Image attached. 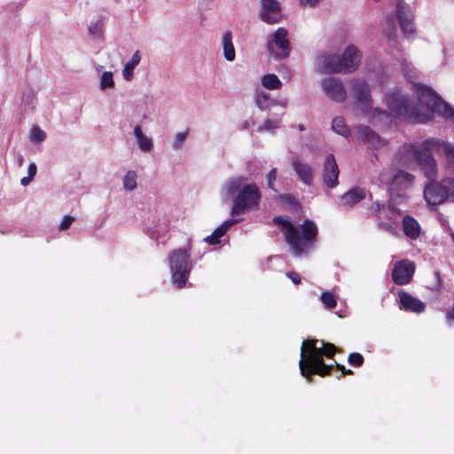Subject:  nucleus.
Segmentation results:
<instances>
[{
    "label": "nucleus",
    "instance_id": "f257e3e1",
    "mask_svg": "<svg viewBox=\"0 0 454 454\" xmlns=\"http://www.w3.org/2000/svg\"><path fill=\"white\" fill-rule=\"evenodd\" d=\"M414 87L416 99L411 98L399 88L388 90L383 98L386 106L384 110L372 107L370 88L364 80H352L351 93L364 114L372 122L387 124L403 121L424 123L430 121L434 114L454 121V110L430 88L423 84H414Z\"/></svg>",
    "mask_w": 454,
    "mask_h": 454
},
{
    "label": "nucleus",
    "instance_id": "f03ea898",
    "mask_svg": "<svg viewBox=\"0 0 454 454\" xmlns=\"http://www.w3.org/2000/svg\"><path fill=\"white\" fill-rule=\"evenodd\" d=\"M221 194L224 200H232L233 217L258 209L262 199L259 186L244 176L228 179L221 188Z\"/></svg>",
    "mask_w": 454,
    "mask_h": 454
},
{
    "label": "nucleus",
    "instance_id": "7ed1b4c3",
    "mask_svg": "<svg viewBox=\"0 0 454 454\" xmlns=\"http://www.w3.org/2000/svg\"><path fill=\"white\" fill-rule=\"evenodd\" d=\"M336 351V347L320 340H307L301 348L299 367L303 377L310 380V376L318 374L325 376L330 373L332 366L323 361V356L331 357Z\"/></svg>",
    "mask_w": 454,
    "mask_h": 454
},
{
    "label": "nucleus",
    "instance_id": "20e7f679",
    "mask_svg": "<svg viewBox=\"0 0 454 454\" xmlns=\"http://www.w3.org/2000/svg\"><path fill=\"white\" fill-rule=\"evenodd\" d=\"M274 223L284 232L286 243L294 256H301L313 246L317 235V226L311 220H305L299 226H294L288 217L278 216Z\"/></svg>",
    "mask_w": 454,
    "mask_h": 454
},
{
    "label": "nucleus",
    "instance_id": "39448f33",
    "mask_svg": "<svg viewBox=\"0 0 454 454\" xmlns=\"http://www.w3.org/2000/svg\"><path fill=\"white\" fill-rule=\"evenodd\" d=\"M434 148L442 149L449 168L454 171V147L449 143L434 138L418 144H403L397 150L395 161L401 166L411 168L417 164L424 150Z\"/></svg>",
    "mask_w": 454,
    "mask_h": 454
},
{
    "label": "nucleus",
    "instance_id": "423d86ee",
    "mask_svg": "<svg viewBox=\"0 0 454 454\" xmlns=\"http://www.w3.org/2000/svg\"><path fill=\"white\" fill-rule=\"evenodd\" d=\"M361 52L356 46L350 44L341 57L333 53H324L317 57V65L321 73H352L361 61Z\"/></svg>",
    "mask_w": 454,
    "mask_h": 454
},
{
    "label": "nucleus",
    "instance_id": "0eeeda50",
    "mask_svg": "<svg viewBox=\"0 0 454 454\" xmlns=\"http://www.w3.org/2000/svg\"><path fill=\"white\" fill-rule=\"evenodd\" d=\"M168 265L173 284L178 288L184 287L192 269L191 247L173 250L168 254Z\"/></svg>",
    "mask_w": 454,
    "mask_h": 454
},
{
    "label": "nucleus",
    "instance_id": "6e6552de",
    "mask_svg": "<svg viewBox=\"0 0 454 454\" xmlns=\"http://www.w3.org/2000/svg\"><path fill=\"white\" fill-rule=\"evenodd\" d=\"M415 176L402 169L385 168L379 175L381 184L389 185L393 191H404L415 182Z\"/></svg>",
    "mask_w": 454,
    "mask_h": 454
},
{
    "label": "nucleus",
    "instance_id": "1a4fd4ad",
    "mask_svg": "<svg viewBox=\"0 0 454 454\" xmlns=\"http://www.w3.org/2000/svg\"><path fill=\"white\" fill-rule=\"evenodd\" d=\"M267 49L274 59H283L289 56L291 45L288 40V31L278 27L268 35Z\"/></svg>",
    "mask_w": 454,
    "mask_h": 454
},
{
    "label": "nucleus",
    "instance_id": "9d476101",
    "mask_svg": "<svg viewBox=\"0 0 454 454\" xmlns=\"http://www.w3.org/2000/svg\"><path fill=\"white\" fill-rule=\"evenodd\" d=\"M423 197L428 207L445 203L448 199L444 178L441 181L434 179L427 182L424 186Z\"/></svg>",
    "mask_w": 454,
    "mask_h": 454
},
{
    "label": "nucleus",
    "instance_id": "9b49d317",
    "mask_svg": "<svg viewBox=\"0 0 454 454\" xmlns=\"http://www.w3.org/2000/svg\"><path fill=\"white\" fill-rule=\"evenodd\" d=\"M259 18L267 24H277L283 20L282 6L278 0H260Z\"/></svg>",
    "mask_w": 454,
    "mask_h": 454
},
{
    "label": "nucleus",
    "instance_id": "f8f14e48",
    "mask_svg": "<svg viewBox=\"0 0 454 454\" xmlns=\"http://www.w3.org/2000/svg\"><path fill=\"white\" fill-rule=\"evenodd\" d=\"M325 94L332 100L342 102L346 99L347 92L342 82L336 77H326L321 81Z\"/></svg>",
    "mask_w": 454,
    "mask_h": 454
},
{
    "label": "nucleus",
    "instance_id": "ddd939ff",
    "mask_svg": "<svg viewBox=\"0 0 454 454\" xmlns=\"http://www.w3.org/2000/svg\"><path fill=\"white\" fill-rule=\"evenodd\" d=\"M415 270V264L410 260L397 262L393 269V281L397 285H406L411 282Z\"/></svg>",
    "mask_w": 454,
    "mask_h": 454
},
{
    "label": "nucleus",
    "instance_id": "4468645a",
    "mask_svg": "<svg viewBox=\"0 0 454 454\" xmlns=\"http://www.w3.org/2000/svg\"><path fill=\"white\" fill-rule=\"evenodd\" d=\"M396 16L404 35H412L415 32V27L413 24V15L410 6L403 1H399L396 4Z\"/></svg>",
    "mask_w": 454,
    "mask_h": 454
},
{
    "label": "nucleus",
    "instance_id": "2eb2a0df",
    "mask_svg": "<svg viewBox=\"0 0 454 454\" xmlns=\"http://www.w3.org/2000/svg\"><path fill=\"white\" fill-rule=\"evenodd\" d=\"M433 151H438L444 153L442 149L434 148V149H426L423 153L420 155L417 165L420 168L424 176L431 180H434L437 176V165L434 158L432 156L431 153Z\"/></svg>",
    "mask_w": 454,
    "mask_h": 454
},
{
    "label": "nucleus",
    "instance_id": "dca6fc26",
    "mask_svg": "<svg viewBox=\"0 0 454 454\" xmlns=\"http://www.w3.org/2000/svg\"><path fill=\"white\" fill-rule=\"evenodd\" d=\"M340 170L333 154L326 155L324 161L323 180L326 186L334 188L339 184Z\"/></svg>",
    "mask_w": 454,
    "mask_h": 454
},
{
    "label": "nucleus",
    "instance_id": "f3484780",
    "mask_svg": "<svg viewBox=\"0 0 454 454\" xmlns=\"http://www.w3.org/2000/svg\"><path fill=\"white\" fill-rule=\"evenodd\" d=\"M132 136L137 149L142 153H151L154 150L153 137L146 134L142 126L137 124L132 129Z\"/></svg>",
    "mask_w": 454,
    "mask_h": 454
},
{
    "label": "nucleus",
    "instance_id": "a211bd4d",
    "mask_svg": "<svg viewBox=\"0 0 454 454\" xmlns=\"http://www.w3.org/2000/svg\"><path fill=\"white\" fill-rule=\"evenodd\" d=\"M146 232L150 239L165 243L169 236V222L164 217L158 218L147 227Z\"/></svg>",
    "mask_w": 454,
    "mask_h": 454
},
{
    "label": "nucleus",
    "instance_id": "6ab92c4d",
    "mask_svg": "<svg viewBox=\"0 0 454 454\" xmlns=\"http://www.w3.org/2000/svg\"><path fill=\"white\" fill-rule=\"evenodd\" d=\"M292 166L301 182L306 185H310L312 184L314 171L309 163L294 158L292 160Z\"/></svg>",
    "mask_w": 454,
    "mask_h": 454
},
{
    "label": "nucleus",
    "instance_id": "aec40b11",
    "mask_svg": "<svg viewBox=\"0 0 454 454\" xmlns=\"http://www.w3.org/2000/svg\"><path fill=\"white\" fill-rule=\"evenodd\" d=\"M398 298L400 308L406 311L421 313L426 309V304L423 301L403 291L399 292Z\"/></svg>",
    "mask_w": 454,
    "mask_h": 454
},
{
    "label": "nucleus",
    "instance_id": "412c9836",
    "mask_svg": "<svg viewBox=\"0 0 454 454\" xmlns=\"http://www.w3.org/2000/svg\"><path fill=\"white\" fill-rule=\"evenodd\" d=\"M403 231L411 239H418L422 232L419 222L411 215H405L402 221Z\"/></svg>",
    "mask_w": 454,
    "mask_h": 454
},
{
    "label": "nucleus",
    "instance_id": "4be33fe9",
    "mask_svg": "<svg viewBox=\"0 0 454 454\" xmlns=\"http://www.w3.org/2000/svg\"><path fill=\"white\" fill-rule=\"evenodd\" d=\"M364 189L355 187L344 193L340 201L341 207H348L356 205L365 198Z\"/></svg>",
    "mask_w": 454,
    "mask_h": 454
},
{
    "label": "nucleus",
    "instance_id": "5701e85b",
    "mask_svg": "<svg viewBox=\"0 0 454 454\" xmlns=\"http://www.w3.org/2000/svg\"><path fill=\"white\" fill-rule=\"evenodd\" d=\"M221 45L223 58L229 62L234 61L236 58V51L233 44V35L231 32L226 31L223 34L221 38Z\"/></svg>",
    "mask_w": 454,
    "mask_h": 454
},
{
    "label": "nucleus",
    "instance_id": "b1692460",
    "mask_svg": "<svg viewBox=\"0 0 454 454\" xmlns=\"http://www.w3.org/2000/svg\"><path fill=\"white\" fill-rule=\"evenodd\" d=\"M255 102L257 106L262 110H270L272 106L276 105H280L282 107H286V102L285 100L277 101L272 98L270 93L265 91H258L255 98Z\"/></svg>",
    "mask_w": 454,
    "mask_h": 454
},
{
    "label": "nucleus",
    "instance_id": "393cba45",
    "mask_svg": "<svg viewBox=\"0 0 454 454\" xmlns=\"http://www.w3.org/2000/svg\"><path fill=\"white\" fill-rule=\"evenodd\" d=\"M239 220H228L223 223L216 228L213 233L204 239V241L210 245H216L220 243V239L226 233V231Z\"/></svg>",
    "mask_w": 454,
    "mask_h": 454
},
{
    "label": "nucleus",
    "instance_id": "a878e982",
    "mask_svg": "<svg viewBox=\"0 0 454 454\" xmlns=\"http://www.w3.org/2000/svg\"><path fill=\"white\" fill-rule=\"evenodd\" d=\"M141 56L138 51H137L130 59L124 65L122 69V77L125 81L129 82L133 79L134 69L139 64Z\"/></svg>",
    "mask_w": 454,
    "mask_h": 454
},
{
    "label": "nucleus",
    "instance_id": "bb28decb",
    "mask_svg": "<svg viewBox=\"0 0 454 454\" xmlns=\"http://www.w3.org/2000/svg\"><path fill=\"white\" fill-rule=\"evenodd\" d=\"M98 88L101 91H106L115 88L114 73L112 71H104L101 73L98 81Z\"/></svg>",
    "mask_w": 454,
    "mask_h": 454
},
{
    "label": "nucleus",
    "instance_id": "cd10ccee",
    "mask_svg": "<svg viewBox=\"0 0 454 454\" xmlns=\"http://www.w3.org/2000/svg\"><path fill=\"white\" fill-rule=\"evenodd\" d=\"M47 138L46 132L37 125H33L28 133V139L34 145H40Z\"/></svg>",
    "mask_w": 454,
    "mask_h": 454
},
{
    "label": "nucleus",
    "instance_id": "c85d7f7f",
    "mask_svg": "<svg viewBox=\"0 0 454 454\" xmlns=\"http://www.w3.org/2000/svg\"><path fill=\"white\" fill-rule=\"evenodd\" d=\"M123 189L126 192H133L137 187V173L135 170H129L122 178Z\"/></svg>",
    "mask_w": 454,
    "mask_h": 454
},
{
    "label": "nucleus",
    "instance_id": "c756f323",
    "mask_svg": "<svg viewBox=\"0 0 454 454\" xmlns=\"http://www.w3.org/2000/svg\"><path fill=\"white\" fill-rule=\"evenodd\" d=\"M261 82L262 87L267 90H279L282 87L281 81L274 74H264L261 78Z\"/></svg>",
    "mask_w": 454,
    "mask_h": 454
},
{
    "label": "nucleus",
    "instance_id": "7c9ffc66",
    "mask_svg": "<svg viewBox=\"0 0 454 454\" xmlns=\"http://www.w3.org/2000/svg\"><path fill=\"white\" fill-rule=\"evenodd\" d=\"M332 129L337 134L342 137H348L350 134L349 129L345 123V121L342 117H335L332 121Z\"/></svg>",
    "mask_w": 454,
    "mask_h": 454
},
{
    "label": "nucleus",
    "instance_id": "2f4dec72",
    "mask_svg": "<svg viewBox=\"0 0 454 454\" xmlns=\"http://www.w3.org/2000/svg\"><path fill=\"white\" fill-rule=\"evenodd\" d=\"M188 134V130L176 133L171 144L172 149L175 151L181 150L185 143Z\"/></svg>",
    "mask_w": 454,
    "mask_h": 454
},
{
    "label": "nucleus",
    "instance_id": "473e14b6",
    "mask_svg": "<svg viewBox=\"0 0 454 454\" xmlns=\"http://www.w3.org/2000/svg\"><path fill=\"white\" fill-rule=\"evenodd\" d=\"M320 301L324 306L328 309H333L337 305V300L335 295L331 292H324L320 295Z\"/></svg>",
    "mask_w": 454,
    "mask_h": 454
},
{
    "label": "nucleus",
    "instance_id": "72a5a7b5",
    "mask_svg": "<svg viewBox=\"0 0 454 454\" xmlns=\"http://www.w3.org/2000/svg\"><path fill=\"white\" fill-rule=\"evenodd\" d=\"M280 122L281 121L279 119H268L259 129L263 131H274L280 127Z\"/></svg>",
    "mask_w": 454,
    "mask_h": 454
},
{
    "label": "nucleus",
    "instance_id": "f704fd0d",
    "mask_svg": "<svg viewBox=\"0 0 454 454\" xmlns=\"http://www.w3.org/2000/svg\"><path fill=\"white\" fill-rule=\"evenodd\" d=\"M36 170H37L36 165L34 162H31L27 168L28 176L21 178V180H20L21 185L27 186L32 181L34 176H35Z\"/></svg>",
    "mask_w": 454,
    "mask_h": 454
},
{
    "label": "nucleus",
    "instance_id": "c9c22d12",
    "mask_svg": "<svg viewBox=\"0 0 454 454\" xmlns=\"http://www.w3.org/2000/svg\"><path fill=\"white\" fill-rule=\"evenodd\" d=\"M444 184H446L447 199L454 202V178L446 177L444 178Z\"/></svg>",
    "mask_w": 454,
    "mask_h": 454
},
{
    "label": "nucleus",
    "instance_id": "e433bc0d",
    "mask_svg": "<svg viewBox=\"0 0 454 454\" xmlns=\"http://www.w3.org/2000/svg\"><path fill=\"white\" fill-rule=\"evenodd\" d=\"M277 176H278V169L276 168H272L268 174H267V185L268 187L274 191V192H277V189L275 187V181L277 179Z\"/></svg>",
    "mask_w": 454,
    "mask_h": 454
},
{
    "label": "nucleus",
    "instance_id": "4c0bfd02",
    "mask_svg": "<svg viewBox=\"0 0 454 454\" xmlns=\"http://www.w3.org/2000/svg\"><path fill=\"white\" fill-rule=\"evenodd\" d=\"M364 362V357L359 353H351L348 356V363L354 366H360Z\"/></svg>",
    "mask_w": 454,
    "mask_h": 454
},
{
    "label": "nucleus",
    "instance_id": "58836bf2",
    "mask_svg": "<svg viewBox=\"0 0 454 454\" xmlns=\"http://www.w3.org/2000/svg\"><path fill=\"white\" fill-rule=\"evenodd\" d=\"M74 219L73 216H71V215H65L62 218V220H61V222H60V223L59 225V229L60 231H66V230L69 229L70 226L72 225V223H74Z\"/></svg>",
    "mask_w": 454,
    "mask_h": 454
},
{
    "label": "nucleus",
    "instance_id": "ea45409f",
    "mask_svg": "<svg viewBox=\"0 0 454 454\" xmlns=\"http://www.w3.org/2000/svg\"><path fill=\"white\" fill-rule=\"evenodd\" d=\"M364 132V138L367 141H373L378 138L377 135L371 130L369 128H364L363 129Z\"/></svg>",
    "mask_w": 454,
    "mask_h": 454
},
{
    "label": "nucleus",
    "instance_id": "a19ab883",
    "mask_svg": "<svg viewBox=\"0 0 454 454\" xmlns=\"http://www.w3.org/2000/svg\"><path fill=\"white\" fill-rule=\"evenodd\" d=\"M254 124H255L254 120L252 117H250V118H248V119L245 120V121L240 124V129H250V128L254 127Z\"/></svg>",
    "mask_w": 454,
    "mask_h": 454
},
{
    "label": "nucleus",
    "instance_id": "79ce46f5",
    "mask_svg": "<svg viewBox=\"0 0 454 454\" xmlns=\"http://www.w3.org/2000/svg\"><path fill=\"white\" fill-rule=\"evenodd\" d=\"M286 276L291 279V281L294 284V285H298L301 283V277L298 273L296 272H287L286 273Z\"/></svg>",
    "mask_w": 454,
    "mask_h": 454
},
{
    "label": "nucleus",
    "instance_id": "37998d69",
    "mask_svg": "<svg viewBox=\"0 0 454 454\" xmlns=\"http://www.w3.org/2000/svg\"><path fill=\"white\" fill-rule=\"evenodd\" d=\"M319 0H299V3L303 7H314L317 4Z\"/></svg>",
    "mask_w": 454,
    "mask_h": 454
},
{
    "label": "nucleus",
    "instance_id": "c03bdc74",
    "mask_svg": "<svg viewBox=\"0 0 454 454\" xmlns=\"http://www.w3.org/2000/svg\"><path fill=\"white\" fill-rule=\"evenodd\" d=\"M446 319L449 325L451 324V321H454V304L452 309L447 313Z\"/></svg>",
    "mask_w": 454,
    "mask_h": 454
},
{
    "label": "nucleus",
    "instance_id": "a18cd8bd",
    "mask_svg": "<svg viewBox=\"0 0 454 454\" xmlns=\"http://www.w3.org/2000/svg\"><path fill=\"white\" fill-rule=\"evenodd\" d=\"M382 208H384V205L383 204H381L380 202H375L374 203L373 210L375 211V213H380Z\"/></svg>",
    "mask_w": 454,
    "mask_h": 454
},
{
    "label": "nucleus",
    "instance_id": "49530a36",
    "mask_svg": "<svg viewBox=\"0 0 454 454\" xmlns=\"http://www.w3.org/2000/svg\"><path fill=\"white\" fill-rule=\"evenodd\" d=\"M336 366H337L339 369L342 370V375H343V374H351V373H352V371H351V370L345 371L344 366H341V365H340V364H336Z\"/></svg>",
    "mask_w": 454,
    "mask_h": 454
},
{
    "label": "nucleus",
    "instance_id": "de8ad7c7",
    "mask_svg": "<svg viewBox=\"0 0 454 454\" xmlns=\"http://www.w3.org/2000/svg\"><path fill=\"white\" fill-rule=\"evenodd\" d=\"M34 99H35L34 95H28L27 97V103L33 105Z\"/></svg>",
    "mask_w": 454,
    "mask_h": 454
},
{
    "label": "nucleus",
    "instance_id": "09e8293b",
    "mask_svg": "<svg viewBox=\"0 0 454 454\" xmlns=\"http://www.w3.org/2000/svg\"><path fill=\"white\" fill-rule=\"evenodd\" d=\"M380 226L386 230H391V226L387 223H381Z\"/></svg>",
    "mask_w": 454,
    "mask_h": 454
},
{
    "label": "nucleus",
    "instance_id": "8fccbe9b",
    "mask_svg": "<svg viewBox=\"0 0 454 454\" xmlns=\"http://www.w3.org/2000/svg\"><path fill=\"white\" fill-rule=\"evenodd\" d=\"M101 69H102V66L98 65V66L96 67V71H97L98 73H99V72L101 71Z\"/></svg>",
    "mask_w": 454,
    "mask_h": 454
},
{
    "label": "nucleus",
    "instance_id": "3c124183",
    "mask_svg": "<svg viewBox=\"0 0 454 454\" xmlns=\"http://www.w3.org/2000/svg\"><path fill=\"white\" fill-rule=\"evenodd\" d=\"M23 160H24V158H23L22 156H20V160H19V163H20V165H22Z\"/></svg>",
    "mask_w": 454,
    "mask_h": 454
},
{
    "label": "nucleus",
    "instance_id": "603ef678",
    "mask_svg": "<svg viewBox=\"0 0 454 454\" xmlns=\"http://www.w3.org/2000/svg\"><path fill=\"white\" fill-rule=\"evenodd\" d=\"M388 209H389V211H394V210H395V209H394V207H393L392 206H389V207H388Z\"/></svg>",
    "mask_w": 454,
    "mask_h": 454
},
{
    "label": "nucleus",
    "instance_id": "864d4df0",
    "mask_svg": "<svg viewBox=\"0 0 454 454\" xmlns=\"http://www.w3.org/2000/svg\"><path fill=\"white\" fill-rule=\"evenodd\" d=\"M405 75H409V71L408 70L405 72Z\"/></svg>",
    "mask_w": 454,
    "mask_h": 454
},
{
    "label": "nucleus",
    "instance_id": "5fc2aeb1",
    "mask_svg": "<svg viewBox=\"0 0 454 454\" xmlns=\"http://www.w3.org/2000/svg\"><path fill=\"white\" fill-rule=\"evenodd\" d=\"M300 129L302 130L303 129V127L301 125H300Z\"/></svg>",
    "mask_w": 454,
    "mask_h": 454
}]
</instances>
